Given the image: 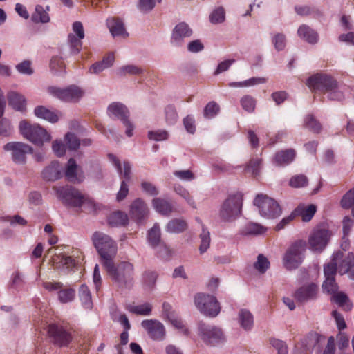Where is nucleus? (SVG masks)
Instances as JSON below:
<instances>
[{
  "label": "nucleus",
  "instance_id": "obj_8",
  "mask_svg": "<svg viewBox=\"0 0 354 354\" xmlns=\"http://www.w3.org/2000/svg\"><path fill=\"white\" fill-rule=\"evenodd\" d=\"M331 232L323 225L315 227L310 234L308 243L313 251H322L329 242Z\"/></svg>",
  "mask_w": 354,
  "mask_h": 354
},
{
  "label": "nucleus",
  "instance_id": "obj_29",
  "mask_svg": "<svg viewBox=\"0 0 354 354\" xmlns=\"http://www.w3.org/2000/svg\"><path fill=\"white\" fill-rule=\"evenodd\" d=\"M34 112L37 117L44 119L50 122L55 123L59 120V116L57 113L43 106H37Z\"/></svg>",
  "mask_w": 354,
  "mask_h": 354
},
{
  "label": "nucleus",
  "instance_id": "obj_56",
  "mask_svg": "<svg viewBox=\"0 0 354 354\" xmlns=\"http://www.w3.org/2000/svg\"><path fill=\"white\" fill-rule=\"evenodd\" d=\"M59 299L62 303L71 301L75 297V291L73 289L62 290L58 293Z\"/></svg>",
  "mask_w": 354,
  "mask_h": 354
},
{
  "label": "nucleus",
  "instance_id": "obj_6",
  "mask_svg": "<svg viewBox=\"0 0 354 354\" xmlns=\"http://www.w3.org/2000/svg\"><path fill=\"white\" fill-rule=\"evenodd\" d=\"M254 205L259 209L260 214L268 218H275L281 214V208L279 203L267 195L257 194Z\"/></svg>",
  "mask_w": 354,
  "mask_h": 354
},
{
  "label": "nucleus",
  "instance_id": "obj_18",
  "mask_svg": "<svg viewBox=\"0 0 354 354\" xmlns=\"http://www.w3.org/2000/svg\"><path fill=\"white\" fill-rule=\"evenodd\" d=\"M149 209L146 203L140 198L132 202L130 206V214L138 222H141L149 214Z\"/></svg>",
  "mask_w": 354,
  "mask_h": 354
},
{
  "label": "nucleus",
  "instance_id": "obj_51",
  "mask_svg": "<svg viewBox=\"0 0 354 354\" xmlns=\"http://www.w3.org/2000/svg\"><path fill=\"white\" fill-rule=\"evenodd\" d=\"M141 73H142V69L133 65H127L123 66L118 71V74L119 75H124L126 74L138 75Z\"/></svg>",
  "mask_w": 354,
  "mask_h": 354
},
{
  "label": "nucleus",
  "instance_id": "obj_2",
  "mask_svg": "<svg viewBox=\"0 0 354 354\" xmlns=\"http://www.w3.org/2000/svg\"><path fill=\"white\" fill-rule=\"evenodd\" d=\"M104 266L109 277L118 286H123L132 283L134 274L132 263L123 261L115 266L113 261H111Z\"/></svg>",
  "mask_w": 354,
  "mask_h": 354
},
{
  "label": "nucleus",
  "instance_id": "obj_35",
  "mask_svg": "<svg viewBox=\"0 0 354 354\" xmlns=\"http://www.w3.org/2000/svg\"><path fill=\"white\" fill-rule=\"evenodd\" d=\"M32 19L35 22L47 23L50 21V17L44 8L37 5L35 7V12L32 15Z\"/></svg>",
  "mask_w": 354,
  "mask_h": 354
},
{
  "label": "nucleus",
  "instance_id": "obj_19",
  "mask_svg": "<svg viewBox=\"0 0 354 354\" xmlns=\"http://www.w3.org/2000/svg\"><path fill=\"white\" fill-rule=\"evenodd\" d=\"M192 35V30L185 22L177 24L172 32L171 41L176 44H181L185 38L190 37Z\"/></svg>",
  "mask_w": 354,
  "mask_h": 354
},
{
  "label": "nucleus",
  "instance_id": "obj_50",
  "mask_svg": "<svg viewBox=\"0 0 354 354\" xmlns=\"http://www.w3.org/2000/svg\"><path fill=\"white\" fill-rule=\"evenodd\" d=\"M78 37H75L74 34L68 35V42L71 46L72 53L76 54L78 53L82 47V40Z\"/></svg>",
  "mask_w": 354,
  "mask_h": 354
},
{
  "label": "nucleus",
  "instance_id": "obj_24",
  "mask_svg": "<svg viewBox=\"0 0 354 354\" xmlns=\"http://www.w3.org/2000/svg\"><path fill=\"white\" fill-rule=\"evenodd\" d=\"M296 156L294 149H289L277 152L274 157V162L277 165H288L293 161Z\"/></svg>",
  "mask_w": 354,
  "mask_h": 354
},
{
  "label": "nucleus",
  "instance_id": "obj_32",
  "mask_svg": "<svg viewBox=\"0 0 354 354\" xmlns=\"http://www.w3.org/2000/svg\"><path fill=\"white\" fill-rule=\"evenodd\" d=\"M8 98L9 104L15 109L23 111L25 108L26 100L23 95L15 92H11L8 94Z\"/></svg>",
  "mask_w": 354,
  "mask_h": 354
},
{
  "label": "nucleus",
  "instance_id": "obj_44",
  "mask_svg": "<svg viewBox=\"0 0 354 354\" xmlns=\"http://www.w3.org/2000/svg\"><path fill=\"white\" fill-rule=\"evenodd\" d=\"M148 240L153 246H156L159 243L160 241V230L158 225H154L149 231Z\"/></svg>",
  "mask_w": 354,
  "mask_h": 354
},
{
  "label": "nucleus",
  "instance_id": "obj_21",
  "mask_svg": "<svg viewBox=\"0 0 354 354\" xmlns=\"http://www.w3.org/2000/svg\"><path fill=\"white\" fill-rule=\"evenodd\" d=\"M107 25L113 37L126 38L129 36L121 19L115 17L109 18L107 19Z\"/></svg>",
  "mask_w": 354,
  "mask_h": 354
},
{
  "label": "nucleus",
  "instance_id": "obj_4",
  "mask_svg": "<svg viewBox=\"0 0 354 354\" xmlns=\"http://www.w3.org/2000/svg\"><path fill=\"white\" fill-rule=\"evenodd\" d=\"M243 200V196L239 192L230 194L221 207V218L223 221H230L237 217L241 212Z\"/></svg>",
  "mask_w": 354,
  "mask_h": 354
},
{
  "label": "nucleus",
  "instance_id": "obj_15",
  "mask_svg": "<svg viewBox=\"0 0 354 354\" xmlns=\"http://www.w3.org/2000/svg\"><path fill=\"white\" fill-rule=\"evenodd\" d=\"M141 325L153 340L160 341L164 339L165 328L160 322L155 319H147L142 321Z\"/></svg>",
  "mask_w": 354,
  "mask_h": 354
},
{
  "label": "nucleus",
  "instance_id": "obj_49",
  "mask_svg": "<svg viewBox=\"0 0 354 354\" xmlns=\"http://www.w3.org/2000/svg\"><path fill=\"white\" fill-rule=\"evenodd\" d=\"M225 12L222 7L214 10L209 16L210 21L213 24H218L224 21Z\"/></svg>",
  "mask_w": 354,
  "mask_h": 354
},
{
  "label": "nucleus",
  "instance_id": "obj_54",
  "mask_svg": "<svg viewBox=\"0 0 354 354\" xmlns=\"http://www.w3.org/2000/svg\"><path fill=\"white\" fill-rule=\"evenodd\" d=\"M12 132V128L8 120L3 118L0 120V136L8 137Z\"/></svg>",
  "mask_w": 354,
  "mask_h": 354
},
{
  "label": "nucleus",
  "instance_id": "obj_37",
  "mask_svg": "<svg viewBox=\"0 0 354 354\" xmlns=\"http://www.w3.org/2000/svg\"><path fill=\"white\" fill-rule=\"evenodd\" d=\"M239 322L243 328L250 329L253 325L252 315L247 310H241L239 313Z\"/></svg>",
  "mask_w": 354,
  "mask_h": 354
},
{
  "label": "nucleus",
  "instance_id": "obj_47",
  "mask_svg": "<svg viewBox=\"0 0 354 354\" xmlns=\"http://www.w3.org/2000/svg\"><path fill=\"white\" fill-rule=\"evenodd\" d=\"M354 205V187L348 191L341 200V206L344 209H351Z\"/></svg>",
  "mask_w": 354,
  "mask_h": 354
},
{
  "label": "nucleus",
  "instance_id": "obj_27",
  "mask_svg": "<svg viewBox=\"0 0 354 354\" xmlns=\"http://www.w3.org/2000/svg\"><path fill=\"white\" fill-rule=\"evenodd\" d=\"M332 300L345 311H351L353 308L352 301L343 292H338L333 295Z\"/></svg>",
  "mask_w": 354,
  "mask_h": 354
},
{
  "label": "nucleus",
  "instance_id": "obj_59",
  "mask_svg": "<svg viewBox=\"0 0 354 354\" xmlns=\"http://www.w3.org/2000/svg\"><path fill=\"white\" fill-rule=\"evenodd\" d=\"M165 118L169 124H173L177 120L178 115L173 106L169 105L165 108Z\"/></svg>",
  "mask_w": 354,
  "mask_h": 354
},
{
  "label": "nucleus",
  "instance_id": "obj_41",
  "mask_svg": "<svg viewBox=\"0 0 354 354\" xmlns=\"http://www.w3.org/2000/svg\"><path fill=\"white\" fill-rule=\"evenodd\" d=\"M240 102L242 108L247 112L252 113L255 110L257 102L253 97L248 95H244L241 97Z\"/></svg>",
  "mask_w": 354,
  "mask_h": 354
},
{
  "label": "nucleus",
  "instance_id": "obj_9",
  "mask_svg": "<svg viewBox=\"0 0 354 354\" xmlns=\"http://www.w3.org/2000/svg\"><path fill=\"white\" fill-rule=\"evenodd\" d=\"M57 196L64 203L74 207H78L86 203L92 204L76 189L71 187L55 188Z\"/></svg>",
  "mask_w": 354,
  "mask_h": 354
},
{
  "label": "nucleus",
  "instance_id": "obj_7",
  "mask_svg": "<svg viewBox=\"0 0 354 354\" xmlns=\"http://www.w3.org/2000/svg\"><path fill=\"white\" fill-rule=\"evenodd\" d=\"M194 304L201 313L207 316L216 317L220 312L221 308L216 298L210 295L196 294Z\"/></svg>",
  "mask_w": 354,
  "mask_h": 354
},
{
  "label": "nucleus",
  "instance_id": "obj_12",
  "mask_svg": "<svg viewBox=\"0 0 354 354\" xmlns=\"http://www.w3.org/2000/svg\"><path fill=\"white\" fill-rule=\"evenodd\" d=\"M6 151H12V159L17 164H24L28 153H32V148L28 144L21 142H10L3 147Z\"/></svg>",
  "mask_w": 354,
  "mask_h": 354
},
{
  "label": "nucleus",
  "instance_id": "obj_52",
  "mask_svg": "<svg viewBox=\"0 0 354 354\" xmlns=\"http://www.w3.org/2000/svg\"><path fill=\"white\" fill-rule=\"evenodd\" d=\"M270 262L266 257L262 254H259L257 258V261L254 263V268L261 273L266 272L269 268Z\"/></svg>",
  "mask_w": 354,
  "mask_h": 354
},
{
  "label": "nucleus",
  "instance_id": "obj_36",
  "mask_svg": "<svg viewBox=\"0 0 354 354\" xmlns=\"http://www.w3.org/2000/svg\"><path fill=\"white\" fill-rule=\"evenodd\" d=\"M167 227L170 232L179 233L187 228V223L183 219H174L168 223Z\"/></svg>",
  "mask_w": 354,
  "mask_h": 354
},
{
  "label": "nucleus",
  "instance_id": "obj_23",
  "mask_svg": "<svg viewBox=\"0 0 354 354\" xmlns=\"http://www.w3.org/2000/svg\"><path fill=\"white\" fill-rule=\"evenodd\" d=\"M317 286L313 283H311L299 288L295 292V297L298 301L303 302L315 297L317 294Z\"/></svg>",
  "mask_w": 354,
  "mask_h": 354
},
{
  "label": "nucleus",
  "instance_id": "obj_20",
  "mask_svg": "<svg viewBox=\"0 0 354 354\" xmlns=\"http://www.w3.org/2000/svg\"><path fill=\"white\" fill-rule=\"evenodd\" d=\"M48 333L54 338L55 343L59 346L66 345L71 340L69 334L55 324L49 326Z\"/></svg>",
  "mask_w": 354,
  "mask_h": 354
},
{
  "label": "nucleus",
  "instance_id": "obj_46",
  "mask_svg": "<svg viewBox=\"0 0 354 354\" xmlns=\"http://www.w3.org/2000/svg\"><path fill=\"white\" fill-rule=\"evenodd\" d=\"M151 304L147 303L138 306H132L129 308L130 312L140 315H149L151 312Z\"/></svg>",
  "mask_w": 354,
  "mask_h": 354
},
{
  "label": "nucleus",
  "instance_id": "obj_48",
  "mask_svg": "<svg viewBox=\"0 0 354 354\" xmlns=\"http://www.w3.org/2000/svg\"><path fill=\"white\" fill-rule=\"evenodd\" d=\"M168 320L174 327L179 330L182 333L185 335L188 334V330L186 328L183 321L177 314H172Z\"/></svg>",
  "mask_w": 354,
  "mask_h": 354
},
{
  "label": "nucleus",
  "instance_id": "obj_38",
  "mask_svg": "<svg viewBox=\"0 0 354 354\" xmlns=\"http://www.w3.org/2000/svg\"><path fill=\"white\" fill-rule=\"evenodd\" d=\"M350 340L346 333L339 332L336 335V344L338 348V353L346 351L349 347Z\"/></svg>",
  "mask_w": 354,
  "mask_h": 354
},
{
  "label": "nucleus",
  "instance_id": "obj_45",
  "mask_svg": "<svg viewBox=\"0 0 354 354\" xmlns=\"http://www.w3.org/2000/svg\"><path fill=\"white\" fill-rule=\"evenodd\" d=\"M79 296L82 301V304L86 306V308L91 307V296L90 291L86 286L82 285L79 290Z\"/></svg>",
  "mask_w": 354,
  "mask_h": 354
},
{
  "label": "nucleus",
  "instance_id": "obj_3",
  "mask_svg": "<svg viewBox=\"0 0 354 354\" xmlns=\"http://www.w3.org/2000/svg\"><path fill=\"white\" fill-rule=\"evenodd\" d=\"M19 129L24 138L39 146H42L44 142H49L51 139L46 129L37 124H30L26 120L19 122Z\"/></svg>",
  "mask_w": 354,
  "mask_h": 354
},
{
  "label": "nucleus",
  "instance_id": "obj_43",
  "mask_svg": "<svg viewBox=\"0 0 354 354\" xmlns=\"http://www.w3.org/2000/svg\"><path fill=\"white\" fill-rule=\"evenodd\" d=\"M308 184V178L304 174L293 176L289 180V185L294 188L303 187Z\"/></svg>",
  "mask_w": 354,
  "mask_h": 354
},
{
  "label": "nucleus",
  "instance_id": "obj_28",
  "mask_svg": "<svg viewBox=\"0 0 354 354\" xmlns=\"http://www.w3.org/2000/svg\"><path fill=\"white\" fill-rule=\"evenodd\" d=\"M110 159L113 161V164L116 167L118 171L120 173L121 176L124 178L125 181H129L131 178L130 174L131 171V167L129 162L124 161L122 166L120 160L117 159L113 155H109Z\"/></svg>",
  "mask_w": 354,
  "mask_h": 354
},
{
  "label": "nucleus",
  "instance_id": "obj_1",
  "mask_svg": "<svg viewBox=\"0 0 354 354\" xmlns=\"http://www.w3.org/2000/svg\"><path fill=\"white\" fill-rule=\"evenodd\" d=\"M91 241L102 259L103 266L113 261L118 247L115 242L109 235L97 231L92 234Z\"/></svg>",
  "mask_w": 354,
  "mask_h": 354
},
{
  "label": "nucleus",
  "instance_id": "obj_33",
  "mask_svg": "<svg viewBox=\"0 0 354 354\" xmlns=\"http://www.w3.org/2000/svg\"><path fill=\"white\" fill-rule=\"evenodd\" d=\"M329 81L326 82L323 87L322 92L329 93V97L331 100H340L343 98V93L339 90L337 83L335 80V85H330Z\"/></svg>",
  "mask_w": 354,
  "mask_h": 354
},
{
  "label": "nucleus",
  "instance_id": "obj_34",
  "mask_svg": "<svg viewBox=\"0 0 354 354\" xmlns=\"http://www.w3.org/2000/svg\"><path fill=\"white\" fill-rule=\"evenodd\" d=\"M158 278V274L154 271L147 270L142 274V283L144 287L147 290H152Z\"/></svg>",
  "mask_w": 354,
  "mask_h": 354
},
{
  "label": "nucleus",
  "instance_id": "obj_16",
  "mask_svg": "<svg viewBox=\"0 0 354 354\" xmlns=\"http://www.w3.org/2000/svg\"><path fill=\"white\" fill-rule=\"evenodd\" d=\"M325 280L322 284L324 291L334 295L338 290V285L335 282V268L330 265H326L324 268Z\"/></svg>",
  "mask_w": 354,
  "mask_h": 354
},
{
  "label": "nucleus",
  "instance_id": "obj_11",
  "mask_svg": "<svg viewBox=\"0 0 354 354\" xmlns=\"http://www.w3.org/2000/svg\"><path fill=\"white\" fill-rule=\"evenodd\" d=\"M48 93L64 102H77L83 96V91L77 86L71 85L61 89L55 86L48 88Z\"/></svg>",
  "mask_w": 354,
  "mask_h": 354
},
{
  "label": "nucleus",
  "instance_id": "obj_22",
  "mask_svg": "<svg viewBox=\"0 0 354 354\" xmlns=\"http://www.w3.org/2000/svg\"><path fill=\"white\" fill-rule=\"evenodd\" d=\"M317 211V207L313 204L304 205L300 204L295 209L294 214L295 216L301 217L304 222L310 221Z\"/></svg>",
  "mask_w": 354,
  "mask_h": 354
},
{
  "label": "nucleus",
  "instance_id": "obj_5",
  "mask_svg": "<svg viewBox=\"0 0 354 354\" xmlns=\"http://www.w3.org/2000/svg\"><path fill=\"white\" fill-rule=\"evenodd\" d=\"M305 250L306 243L304 241L298 240L291 244L283 258L284 267L289 270L297 268L303 261Z\"/></svg>",
  "mask_w": 354,
  "mask_h": 354
},
{
  "label": "nucleus",
  "instance_id": "obj_57",
  "mask_svg": "<svg viewBox=\"0 0 354 354\" xmlns=\"http://www.w3.org/2000/svg\"><path fill=\"white\" fill-rule=\"evenodd\" d=\"M219 106L215 102H209L204 110V115L207 118H212L218 113Z\"/></svg>",
  "mask_w": 354,
  "mask_h": 354
},
{
  "label": "nucleus",
  "instance_id": "obj_55",
  "mask_svg": "<svg viewBox=\"0 0 354 354\" xmlns=\"http://www.w3.org/2000/svg\"><path fill=\"white\" fill-rule=\"evenodd\" d=\"M175 191L194 208L196 207V203L193 198V197L190 195L188 191H187L185 188L179 186L178 187H175Z\"/></svg>",
  "mask_w": 354,
  "mask_h": 354
},
{
  "label": "nucleus",
  "instance_id": "obj_62",
  "mask_svg": "<svg viewBox=\"0 0 354 354\" xmlns=\"http://www.w3.org/2000/svg\"><path fill=\"white\" fill-rule=\"evenodd\" d=\"M332 316L335 320L337 328L339 330V332L346 328V324L345 322L344 318L340 313H339L337 310H333L332 312Z\"/></svg>",
  "mask_w": 354,
  "mask_h": 354
},
{
  "label": "nucleus",
  "instance_id": "obj_31",
  "mask_svg": "<svg viewBox=\"0 0 354 354\" xmlns=\"http://www.w3.org/2000/svg\"><path fill=\"white\" fill-rule=\"evenodd\" d=\"M128 220L127 214L120 211L113 212L108 218L109 224L112 227L125 225Z\"/></svg>",
  "mask_w": 354,
  "mask_h": 354
},
{
  "label": "nucleus",
  "instance_id": "obj_30",
  "mask_svg": "<svg viewBox=\"0 0 354 354\" xmlns=\"http://www.w3.org/2000/svg\"><path fill=\"white\" fill-rule=\"evenodd\" d=\"M152 205L154 209L160 214L163 215H168L173 211V207L169 202L160 198H156L152 200Z\"/></svg>",
  "mask_w": 354,
  "mask_h": 354
},
{
  "label": "nucleus",
  "instance_id": "obj_40",
  "mask_svg": "<svg viewBox=\"0 0 354 354\" xmlns=\"http://www.w3.org/2000/svg\"><path fill=\"white\" fill-rule=\"evenodd\" d=\"M267 228L260 224L250 223L245 226L244 233L245 234L259 235L264 234Z\"/></svg>",
  "mask_w": 354,
  "mask_h": 354
},
{
  "label": "nucleus",
  "instance_id": "obj_25",
  "mask_svg": "<svg viewBox=\"0 0 354 354\" xmlns=\"http://www.w3.org/2000/svg\"><path fill=\"white\" fill-rule=\"evenodd\" d=\"M61 171L59 164L57 162H53L50 166L44 169L42 175L48 180H55L60 178Z\"/></svg>",
  "mask_w": 354,
  "mask_h": 354
},
{
  "label": "nucleus",
  "instance_id": "obj_58",
  "mask_svg": "<svg viewBox=\"0 0 354 354\" xmlns=\"http://www.w3.org/2000/svg\"><path fill=\"white\" fill-rule=\"evenodd\" d=\"M65 141H66L69 149L75 150L80 146V140L73 133H66L65 136Z\"/></svg>",
  "mask_w": 354,
  "mask_h": 354
},
{
  "label": "nucleus",
  "instance_id": "obj_53",
  "mask_svg": "<svg viewBox=\"0 0 354 354\" xmlns=\"http://www.w3.org/2000/svg\"><path fill=\"white\" fill-rule=\"evenodd\" d=\"M200 236L201 241L199 250L201 253H203L209 248L210 245L209 232L203 229Z\"/></svg>",
  "mask_w": 354,
  "mask_h": 354
},
{
  "label": "nucleus",
  "instance_id": "obj_61",
  "mask_svg": "<svg viewBox=\"0 0 354 354\" xmlns=\"http://www.w3.org/2000/svg\"><path fill=\"white\" fill-rule=\"evenodd\" d=\"M156 5L155 0H139L138 8L142 12L151 10Z\"/></svg>",
  "mask_w": 354,
  "mask_h": 354
},
{
  "label": "nucleus",
  "instance_id": "obj_64",
  "mask_svg": "<svg viewBox=\"0 0 354 354\" xmlns=\"http://www.w3.org/2000/svg\"><path fill=\"white\" fill-rule=\"evenodd\" d=\"M306 122L307 127L315 132H319L321 129L319 123L312 115L306 117Z\"/></svg>",
  "mask_w": 354,
  "mask_h": 354
},
{
  "label": "nucleus",
  "instance_id": "obj_26",
  "mask_svg": "<svg viewBox=\"0 0 354 354\" xmlns=\"http://www.w3.org/2000/svg\"><path fill=\"white\" fill-rule=\"evenodd\" d=\"M298 35L310 44H315L318 41L317 33L306 25H301L298 28Z\"/></svg>",
  "mask_w": 354,
  "mask_h": 354
},
{
  "label": "nucleus",
  "instance_id": "obj_14",
  "mask_svg": "<svg viewBox=\"0 0 354 354\" xmlns=\"http://www.w3.org/2000/svg\"><path fill=\"white\" fill-rule=\"evenodd\" d=\"M200 336L206 344L213 346L224 339L223 332L220 328L204 324L200 326Z\"/></svg>",
  "mask_w": 354,
  "mask_h": 354
},
{
  "label": "nucleus",
  "instance_id": "obj_60",
  "mask_svg": "<svg viewBox=\"0 0 354 354\" xmlns=\"http://www.w3.org/2000/svg\"><path fill=\"white\" fill-rule=\"evenodd\" d=\"M270 344L277 350L278 354H288V347L283 341L277 339H271Z\"/></svg>",
  "mask_w": 354,
  "mask_h": 354
},
{
  "label": "nucleus",
  "instance_id": "obj_13",
  "mask_svg": "<svg viewBox=\"0 0 354 354\" xmlns=\"http://www.w3.org/2000/svg\"><path fill=\"white\" fill-rule=\"evenodd\" d=\"M344 251L338 250L333 254V261L336 263L342 261V263L339 264V273L344 274L348 273L351 268L354 266V255L353 253L346 251L347 243L344 245H342Z\"/></svg>",
  "mask_w": 354,
  "mask_h": 354
},
{
  "label": "nucleus",
  "instance_id": "obj_39",
  "mask_svg": "<svg viewBox=\"0 0 354 354\" xmlns=\"http://www.w3.org/2000/svg\"><path fill=\"white\" fill-rule=\"evenodd\" d=\"M266 80L263 77H252L243 82H232L230 84L232 87H249L256 84H263Z\"/></svg>",
  "mask_w": 354,
  "mask_h": 354
},
{
  "label": "nucleus",
  "instance_id": "obj_63",
  "mask_svg": "<svg viewBox=\"0 0 354 354\" xmlns=\"http://www.w3.org/2000/svg\"><path fill=\"white\" fill-rule=\"evenodd\" d=\"M17 70L23 74L31 75L33 70L31 67V63L29 61H24L16 66Z\"/></svg>",
  "mask_w": 354,
  "mask_h": 354
},
{
  "label": "nucleus",
  "instance_id": "obj_10",
  "mask_svg": "<svg viewBox=\"0 0 354 354\" xmlns=\"http://www.w3.org/2000/svg\"><path fill=\"white\" fill-rule=\"evenodd\" d=\"M108 113L122 121L127 128L126 134L129 137L133 136L134 127L129 120V111L125 105L119 102H113L108 107Z\"/></svg>",
  "mask_w": 354,
  "mask_h": 354
},
{
  "label": "nucleus",
  "instance_id": "obj_17",
  "mask_svg": "<svg viewBox=\"0 0 354 354\" xmlns=\"http://www.w3.org/2000/svg\"><path fill=\"white\" fill-rule=\"evenodd\" d=\"M329 81L331 85H335V79L326 74H316L308 78L307 81V86L313 91H322L324 84Z\"/></svg>",
  "mask_w": 354,
  "mask_h": 354
},
{
  "label": "nucleus",
  "instance_id": "obj_42",
  "mask_svg": "<svg viewBox=\"0 0 354 354\" xmlns=\"http://www.w3.org/2000/svg\"><path fill=\"white\" fill-rule=\"evenodd\" d=\"M77 164L74 159H69L66 170L65 172L66 177L69 181L75 182L77 180L76 177V171H77Z\"/></svg>",
  "mask_w": 354,
  "mask_h": 354
}]
</instances>
